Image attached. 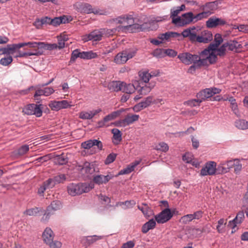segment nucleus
I'll return each mask as SVG.
<instances>
[{
	"instance_id": "1",
	"label": "nucleus",
	"mask_w": 248,
	"mask_h": 248,
	"mask_svg": "<svg viewBox=\"0 0 248 248\" xmlns=\"http://www.w3.org/2000/svg\"><path fill=\"white\" fill-rule=\"evenodd\" d=\"M178 58L186 65L199 63L198 65H209L215 62V56L208 50L202 51L199 55L189 52L179 53Z\"/></svg>"
},
{
	"instance_id": "2",
	"label": "nucleus",
	"mask_w": 248,
	"mask_h": 248,
	"mask_svg": "<svg viewBox=\"0 0 248 248\" xmlns=\"http://www.w3.org/2000/svg\"><path fill=\"white\" fill-rule=\"evenodd\" d=\"M183 37H188L192 42L207 43L213 39V35L211 31H204L200 35H197L195 28H189L183 31L182 32Z\"/></svg>"
},
{
	"instance_id": "3",
	"label": "nucleus",
	"mask_w": 248,
	"mask_h": 248,
	"mask_svg": "<svg viewBox=\"0 0 248 248\" xmlns=\"http://www.w3.org/2000/svg\"><path fill=\"white\" fill-rule=\"evenodd\" d=\"M94 187L93 183H70L67 186V191L72 196L80 195L90 191Z\"/></svg>"
},
{
	"instance_id": "4",
	"label": "nucleus",
	"mask_w": 248,
	"mask_h": 248,
	"mask_svg": "<svg viewBox=\"0 0 248 248\" xmlns=\"http://www.w3.org/2000/svg\"><path fill=\"white\" fill-rule=\"evenodd\" d=\"M114 21L116 23L123 25L124 29L130 30L132 31H133V29L139 28V25L134 24V19L130 15L120 16L114 19Z\"/></svg>"
},
{
	"instance_id": "5",
	"label": "nucleus",
	"mask_w": 248,
	"mask_h": 248,
	"mask_svg": "<svg viewBox=\"0 0 248 248\" xmlns=\"http://www.w3.org/2000/svg\"><path fill=\"white\" fill-rule=\"evenodd\" d=\"M42 237L45 243L50 248H60L62 246L61 242L57 240L53 241L54 234L49 228H46L45 230L42 234Z\"/></svg>"
},
{
	"instance_id": "6",
	"label": "nucleus",
	"mask_w": 248,
	"mask_h": 248,
	"mask_svg": "<svg viewBox=\"0 0 248 248\" xmlns=\"http://www.w3.org/2000/svg\"><path fill=\"white\" fill-rule=\"evenodd\" d=\"M136 51L132 49H126L118 53L114 57L113 62L117 64H123L134 57Z\"/></svg>"
},
{
	"instance_id": "7",
	"label": "nucleus",
	"mask_w": 248,
	"mask_h": 248,
	"mask_svg": "<svg viewBox=\"0 0 248 248\" xmlns=\"http://www.w3.org/2000/svg\"><path fill=\"white\" fill-rule=\"evenodd\" d=\"M42 105L30 104L26 105L22 109V112L28 115H34L37 117L42 115Z\"/></svg>"
},
{
	"instance_id": "8",
	"label": "nucleus",
	"mask_w": 248,
	"mask_h": 248,
	"mask_svg": "<svg viewBox=\"0 0 248 248\" xmlns=\"http://www.w3.org/2000/svg\"><path fill=\"white\" fill-rule=\"evenodd\" d=\"M194 21V15L192 12L184 14L181 17L172 18V23L178 26H184Z\"/></svg>"
},
{
	"instance_id": "9",
	"label": "nucleus",
	"mask_w": 248,
	"mask_h": 248,
	"mask_svg": "<svg viewBox=\"0 0 248 248\" xmlns=\"http://www.w3.org/2000/svg\"><path fill=\"white\" fill-rule=\"evenodd\" d=\"M217 163L212 161L206 162L201 170V176L214 175L217 173Z\"/></svg>"
},
{
	"instance_id": "10",
	"label": "nucleus",
	"mask_w": 248,
	"mask_h": 248,
	"mask_svg": "<svg viewBox=\"0 0 248 248\" xmlns=\"http://www.w3.org/2000/svg\"><path fill=\"white\" fill-rule=\"evenodd\" d=\"M106 29H101L99 30H95L90 33L83 35L82 40L84 42L90 40L99 41L102 39V37L105 34Z\"/></svg>"
},
{
	"instance_id": "11",
	"label": "nucleus",
	"mask_w": 248,
	"mask_h": 248,
	"mask_svg": "<svg viewBox=\"0 0 248 248\" xmlns=\"http://www.w3.org/2000/svg\"><path fill=\"white\" fill-rule=\"evenodd\" d=\"M221 91L220 89L217 88H206L198 93L197 97L200 98L202 102L215 94L219 93Z\"/></svg>"
},
{
	"instance_id": "12",
	"label": "nucleus",
	"mask_w": 248,
	"mask_h": 248,
	"mask_svg": "<svg viewBox=\"0 0 248 248\" xmlns=\"http://www.w3.org/2000/svg\"><path fill=\"white\" fill-rule=\"evenodd\" d=\"M173 216L170 209L166 208L159 214L155 216V219L158 223H164L169 221Z\"/></svg>"
},
{
	"instance_id": "13",
	"label": "nucleus",
	"mask_w": 248,
	"mask_h": 248,
	"mask_svg": "<svg viewBox=\"0 0 248 248\" xmlns=\"http://www.w3.org/2000/svg\"><path fill=\"white\" fill-rule=\"evenodd\" d=\"M51 110L58 111L62 109L67 108L72 106L67 100L51 101L48 105Z\"/></svg>"
},
{
	"instance_id": "14",
	"label": "nucleus",
	"mask_w": 248,
	"mask_h": 248,
	"mask_svg": "<svg viewBox=\"0 0 248 248\" xmlns=\"http://www.w3.org/2000/svg\"><path fill=\"white\" fill-rule=\"evenodd\" d=\"M227 24L225 19L212 16L206 21V26L208 28H214L217 26H222Z\"/></svg>"
},
{
	"instance_id": "15",
	"label": "nucleus",
	"mask_w": 248,
	"mask_h": 248,
	"mask_svg": "<svg viewBox=\"0 0 248 248\" xmlns=\"http://www.w3.org/2000/svg\"><path fill=\"white\" fill-rule=\"evenodd\" d=\"M76 10L81 13L90 14L94 13L91 4L87 3L77 2L74 5Z\"/></svg>"
},
{
	"instance_id": "16",
	"label": "nucleus",
	"mask_w": 248,
	"mask_h": 248,
	"mask_svg": "<svg viewBox=\"0 0 248 248\" xmlns=\"http://www.w3.org/2000/svg\"><path fill=\"white\" fill-rule=\"evenodd\" d=\"M173 38H178V40H180L184 37L182 33L172 31H168L164 33L161 34L158 37L159 40H161L163 41H170Z\"/></svg>"
},
{
	"instance_id": "17",
	"label": "nucleus",
	"mask_w": 248,
	"mask_h": 248,
	"mask_svg": "<svg viewBox=\"0 0 248 248\" xmlns=\"http://www.w3.org/2000/svg\"><path fill=\"white\" fill-rule=\"evenodd\" d=\"M93 146H96L98 151H101L103 149V144L102 142L97 140H88L81 144L82 147L85 149H89Z\"/></svg>"
},
{
	"instance_id": "18",
	"label": "nucleus",
	"mask_w": 248,
	"mask_h": 248,
	"mask_svg": "<svg viewBox=\"0 0 248 248\" xmlns=\"http://www.w3.org/2000/svg\"><path fill=\"white\" fill-rule=\"evenodd\" d=\"M222 42L223 39L221 35L219 33H217L215 36L214 43L211 44L207 49H205L209 50L210 53H213L215 56V62L217 61V57H216L215 50Z\"/></svg>"
},
{
	"instance_id": "19",
	"label": "nucleus",
	"mask_w": 248,
	"mask_h": 248,
	"mask_svg": "<svg viewBox=\"0 0 248 248\" xmlns=\"http://www.w3.org/2000/svg\"><path fill=\"white\" fill-rule=\"evenodd\" d=\"M62 204L59 201H53L50 205H49L46 211L45 215L46 216V218L49 217L50 215L53 214L54 213L61 208Z\"/></svg>"
},
{
	"instance_id": "20",
	"label": "nucleus",
	"mask_w": 248,
	"mask_h": 248,
	"mask_svg": "<svg viewBox=\"0 0 248 248\" xmlns=\"http://www.w3.org/2000/svg\"><path fill=\"white\" fill-rule=\"evenodd\" d=\"M102 111L100 108L88 111H83L79 113V118L83 120H90Z\"/></svg>"
},
{
	"instance_id": "21",
	"label": "nucleus",
	"mask_w": 248,
	"mask_h": 248,
	"mask_svg": "<svg viewBox=\"0 0 248 248\" xmlns=\"http://www.w3.org/2000/svg\"><path fill=\"white\" fill-rule=\"evenodd\" d=\"M113 177V176L112 175H97L94 176L93 180L95 184L98 185H101L103 184H106L110 179H111Z\"/></svg>"
},
{
	"instance_id": "22",
	"label": "nucleus",
	"mask_w": 248,
	"mask_h": 248,
	"mask_svg": "<svg viewBox=\"0 0 248 248\" xmlns=\"http://www.w3.org/2000/svg\"><path fill=\"white\" fill-rule=\"evenodd\" d=\"M244 218V213L243 211L238 212L236 217L232 221H230L228 225L234 229L237 224H240Z\"/></svg>"
},
{
	"instance_id": "23",
	"label": "nucleus",
	"mask_w": 248,
	"mask_h": 248,
	"mask_svg": "<svg viewBox=\"0 0 248 248\" xmlns=\"http://www.w3.org/2000/svg\"><path fill=\"white\" fill-rule=\"evenodd\" d=\"M141 159L135 160L133 162L128 165L127 167L123 170H122L119 173V175H123L129 174L134 170L135 168L138 166L141 162Z\"/></svg>"
},
{
	"instance_id": "24",
	"label": "nucleus",
	"mask_w": 248,
	"mask_h": 248,
	"mask_svg": "<svg viewBox=\"0 0 248 248\" xmlns=\"http://www.w3.org/2000/svg\"><path fill=\"white\" fill-rule=\"evenodd\" d=\"M203 230L199 228H190L187 231L186 234L188 235L189 238L194 239L201 236Z\"/></svg>"
},
{
	"instance_id": "25",
	"label": "nucleus",
	"mask_w": 248,
	"mask_h": 248,
	"mask_svg": "<svg viewBox=\"0 0 248 248\" xmlns=\"http://www.w3.org/2000/svg\"><path fill=\"white\" fill-rule=\"evenodd\" d=\"M109 90L113 92L121 91L123 87V82L120 81H113L108 83V85Z\"/></svg>"
},
{
	"instance_id": "26",
	"label": "nucleus",
	"mask_w": 248,
	"mask_h": 248,
	"mask_svg": "<svg viewBox=\"0 0 248 248\" xmlns=\"http://www.w3.org/2000/svg\"><path fill=\"white\" fill-rule=\"evenodd\" d=\"M17 46V44L8 45L6 47L0 48V54H12L16 49H18Z\"/></svg>"
},
{
	"instance_id": "27",
	"label": "nucleus",
	"mask_w": 248,
	"mask_h": 248,
	"mask_svg": "<svg viewBox=\"0 0 248 248\" xmlns=\"http://www.w3.org/2000/svg\"><path fill=\"white\" fill-rule=\"evenodd\" d=\"M155 219H150L145 223L142 227V232L144 233H147L149 230L154 229L156 225Z\"/></svg>"
},
{
	"instance_id": "28",
	"label": "nucleus",
	"mask_w": 248,
	"mask_h": 248,
	"mask_svg": "<svg viewBox=\"0 0 248 248\" xmlns=\"http://www.w3.org/2000/svg\"><path fill=\"white\" fill-rule=\"evenodd\" d=\"M124 109L122 108L111 112L104 118V121H106V122L107 123L109 121L115 119L116 118L118 117L120 114L124 111Z\"/></svg>"
},
{
	"instance_id": "29",
	"label": "nucleus",
	"mask_w": 248,
	"mask_h": 248,
	"mask_svg": "<svg viewBox=\"0 0 248 248\" xmlns=\"http://www.w3.org/2000/svg\"><path fill=\"white\" fill-rule=\"evenodd\" d=\"M113 134V142L114 144L117 145L122 140V133L117 128H113L111 130Z\"/></svg>"
},
{
	"instance_id": "30",
	"label": "nucleus",
	"mask_w": 248,
	"mask_h": 248,
	"mask_svg": "<svg viewBox=\"0 0 248 248\" xmlns=\"http://www.w3.org/2000/svg\"><path fill=\"white\" fill-rule=\"evenodd\" d=\"M223 100H228L231 103V108H232V111L236 115H239L240 114L238 108V106L236 102V100L235 98H234L233 97H229L227 98L226 99H224Z\"/></svg>"
},
{
	"instance_id": "31",
	"label": "nucleus",
	"mask_w": 248,
	"mask_h": 248,
	"mask_svg": "<svg viewBox=\"0 0 248 248\" xmlns=\"http://www.w3.org/2000/svg\"><path fill=\"white\" fill-rule=\"evenodd\" d=\"M139 118L140 116L139 115L128 114L125 117L124 119L127 126L138 121Z\"/></svg>"
},
{
	"instance_id": "32",
	"label": "nucleus",
	"mask_w": 248,
	"mask_h": 248,
	"mask_svg": "<svg viewBox=\"0 0 248 248\" xmlns=\"http://www.w3.org/2000/svg\"><path fill=\"white\" fill-rule=\"evenodd\" d=\"M136 89L135 86L132 84H126L123 82V87H122L121 91L127 94H131L134 93Z\"/></svg>"
},
{
	"instance_id": "33",
	"label": "nucleus",
	"mask_w": 248,
	"mask_h": 248,
	"mask_svg": "<svg viewBox=\"0 0 248 248\" xmlns=\"http://www.w3.org/2000/svg\"><path fill=\"white\" fill-rule=\"evenodd\" d=\"M138 208L146 217H149L152 213L151 209L147 204L143 203L142 206H138Z\"/></svg>"
},
{
	"instance_id": "34",
	"label": "nucleus",
	"mask_w": 248,
	"mask_h": 248,
	"mask_svg": "<svg viewBox=\"0 0 248 248\" xmlns=\"http://www.w3.org/2000/svg\"><path fill=\"white\" fill-rule=\"evenodd\" d=\"M168 145L164 142H160L156 144L155 147V149L162 152H167L169 150Z\"/></svg>"
},
{
	"instance_id": "35",
	"label": "nucleus",
	"mask_w": 248,
	"mask_h": 248,
	"mask_svg": "<svg viewBox=\"0 0 248 248\" xmlns=\"http://www.w3.org/2000/svg\"><path fill=\"white\" fill-rule=\"evenodd\" d=\"M82 169L87 174H92L95 171L93 165L89 162H85L84 164Z\"/></svg>"
},
{
	"instance_id": "36",
	"label": "nucleus",
	"mask_w": 248,
	"mask_h": 248,
	"mask_svg": "<svg viewBox=\"0 0 248 248\" xmlns=\"http://www.w3.org/2000/svg\"><path fill=\"white\" fill-rule=\"evenodd\" d=\"M42 53L40 52L39 51H36L34 53L32 52H21V51H18V53L15 56V57H26L27 56H38L41 54H42Z\"/></svg>"
},
{
	"instance_id": "37",
	"label": "nucleus",
	"mask_w": 248,
	"mask_h": 248,
	"mask_svg": "<svg viewBox=\"0 0 248 248\" xmlns=\"http://www.w3.org/2000/svg\"><path fill=\"white\" fill-rule=\"evenodd\" d=\"M185 8V5L184 4H182L180 6L177 7L176 9H171L170 17L172 19L173 18H176L175 16H176L181 11H183Z\"/></svg>"
},
{
	"instance_id": "38",
	"label": "nucleus",
	"mask_w": 248,
	"mask_h": 248,
	"mask_svg": "<svg viewBox=\"0 0 248 248\" xmlns=\"http://www.w3.org/2000/svg\"><path fill=\"white\" fill-rule=\"evenodd\" d=\"M210 15L209 12H203L196 16H194V22H197L198 20H200L203 18L207 17Z\"/></svg>"
},
{
	"instance_id": "39",
	"label": "nucleus",
	"mask_w": 248,
	"mask_h": 248,
	"mask_svg": "<svg viewBox=\"0 0 248 248\" xmlns=\"http://www.w3.org/2000/svg\"><path fill=\"white\" fill-rule=\"evenodd\" d=\"M118 204L120 206L124 205L125 207L123 208L124 209H126L132 208L136 204V202L134 200L126 201L124 202H119Z\"/></svg>"
},
{
	"instance_id": "40",
	"label": "nucleus",
	"mask_w": 248,
	"mask_h": 248,
	"mask_svg": "<svg viewBox=\"0 0 248 248\" xmlns=\"http://www.w3.org/2000/svg\"><path fill=\"white\" fill-rule=\"evenodd\" d=\"M218 225L217 229L219 233H222L224 232V227L227 223V220L223 218L220 219L218 221Z\"/></svg>"
},
{
	"instance_id": "41",
	"label": "nucleus",
	"mask_w": 248,
	"mask_h": 248,
	"mask_svg": "<svg viewBox=\"0 0 248 248\" xmlns=\"http://www.w3.org/2000/svg\"><path fill=\"white\" fill-rule=\"evenodd\" d=\"M217 171L216 174H223L229 171L228 168H226L223 162H221L218 165L217 168Z\"/></svg>"
},
{
	"instance_id": "42",
	"label": "nucleus",
	"mask_w": 248,
	"mask_h": 248,
	"mask_svg": "<svg viewBox=\"0 0 248 248\" xmlns=\"http://www.w3.org/2000/svg\"><path fill=\"white\" fill-rule=\"evenodd\" d=\"M193 220L192 214H187L182 217L180 219V222L184 224H187Z\"/></svg>"
},
{
	"instance_id": "43",
	"label": "nucleus",
	"mask_w": 248,
	"mask_h": 248,
	"mask_svg": "<svg viewBox=\"0 0 248 248\" xmlns=\"http://www.w3.org/2000/svg\"><path fill=\"white\" fill-rule=\"evenodd\" d=\"M247 121L244 120H238L235 122V125L240 129H247Z\"/></svg>"
},
{
	"instance_id": "44",
	"label": "nucleus",
	"mask_w": 248,
	"mask_h": 248,
	"mask_svg": "<svg viewBox=\"0 0 248 248\" xmlns=\"http://www.w3.org/2000/svg\"><path fill=\"white\" fill-rule=\"evenodd\" d=\"M226 45L225 43L223 44L219 48H216L215 52L216 56L219 55L222 56L225 55L226 52Z\"/></svg>"
},
{
	"instance_id": "45",
	"label": "nucleus",
	"mask_w": 248,
	"mask_h": 248,
	"mask_svg": "<svg viewBox=\"0 0 248 248\" xmlns=\"http://www.w3.org/2000/svg\"><path fill=\"white\" fill-rule=\"evenodd\" d=\"M17 44L18 46L17 47L18 49L26 46H28L30 47L31 48H35L37 47V42H29L27 43H21Z\"/></svg>"
},
{
	"instance_id": "46",
	"label": "nucleus",
	"mask_w": 248,
	"mask_h": 248,
	"mask_svg": "<svg viewBox=\"0 0 248 248\" xmlns=\"http://www.w3.org/2000/svg\"><path fill=\"white\" fill-rule=\"evenodd\" d=\"M153 96H149L147 97L144 100H143L141 103L143 105V107L146 108L149 106L153 105Z\"/></svg>"
},
{
	"instance_id": "47",
	"label": "nucleus",
	"mask_w": 248,
	"mask_h": 248,
	"mask_svg": "<svg viewBox=\"0 0 248 248\" xmlns=\"http://www.w3.org/2000/svg\"><path fill=\"white\" fill-rule=\"evenodd\" d=\"M55 160L56 163L59 165H63L67 162V158L63 155H58Z\"/></svg>"
},
{
	"instance_id": "48",
	"label": "nucleus",
	"mask_w": 248,
	"mask_h": 248,
	"mask_svg": "<svg viewBox=\"0 0 248 248\" xmlns=\"http://www.w3.org/2000/svg\"><path fill=\"white\" fill-rule=\"evenodd\" d=\"M53 179L55 184H57L63 183L66 180V176L63 174H60L55 176Z\"/></svg>"
},
{
	"instance_id": "49",
	"label": "nucleus",
	"mask_w": 248,
	"mask_h": 248,
	"mask_svg": "<svg viewBox=\"0 0 248 248\" xmlns=\"http://www.w3.org/2000/svg\"><path fill=\"white\" fill-rule=\"evenodd\" d=\"M13 61V58L11 56H8L1 59L0 60V64L3 66H7L10 64Z\"/></svg>"
},
{
	"instance_id": "50",
	"label": "nucleus",
	"mask_w": 248,
	"mask_h": 248,
	"mask_svg": "<svg viewBox=\"0 0 248 248\" xmlns=\"http://www.w3.org/2000/svg\"><path fill=\"white\" fill-rule=\"evenodd\" d=\"M153 55L154 56L158 57V58H162L165 56V49H156L153 52Z\"/></svg>"
},
{
	"instance_id": "51",
	"label": "nucleus",
	"mask_w": 248,
	"mask_h": 248,
	"mask_svg": "<svg viewBox=\"0 0 248 248\" xmlns=\"http://www.w3.org/2000/svg\"><path fill=\"white\" fill-rule=\"evenodd\" d=\"M39 211L38 208L35 207L26 210L24 213L29 216H35Z\"/></svg>"
},
{
	"instance_id": "52",
	"label": "nucleus",
	"mask_w": 248,
	"mask_h": 248,
	"mask_svg": "<svg viewBox=\"0 0 248 248\" xmlns=\"http://www.w3.org/2000/svg\"><path fill=\"white\" fill-rule=\"evenodd\" d=\"M226 47L230 50H233L237 48V42L236 41H230L226 43H225Z\"/></svg>"
},
{
	"instance_id": "53",
	"label": "nucleus",
	"mask_w": 248,
	"mask_h": 248,
	"mask_svg": "<svg viewBox=\"0 0 248 248\" xmlns=\"http://www.w3.org/2000/svg\"><path fill=\"white\" fill-rule=\"evenodd\" d=\"M142 80L145 83H148L152 76L148 72H143L140 75Z\"/></svg>"
},
{
	"instance_id": "54",
	"label": "nucleus",
	"mask_w": 248,
	"mask_h": 248,
	"mask_svg": "<svg viewBox=\"0 0 248 248\" xmlns=\"http://www.w3.org/2000/svg\"><path fill=\"white\" fill-rule=\"evenodd\" d=\"M86 240L88 241V244H90L93 243L98 240L102 239V236H88L86 237Z\"/></svg>"
},
{
	"instance_id": "55",
	"label": "nucleus",
	"mask_w": 248,
	"mask_h": 248,
	"mask_svg": "<svg viewBox=\"0 0 248 248\" xmlns=\"http://www.w3.org/2000/svg\"><path fill=\"white\" fill-rule=\"evenodd\" d=\"M199 63H193V65L190 66L188 69L187 72L193 74L198 68H200L202 66H206L207 65H198Z\"/></svg>"
},
{
	"instance_id": "56",
	"label": "nucleus",
	"mask_w": 248,
	"mask_h": 248,
	"mask_svg": "<svg viewBox=\"0 0 248 248\" xmlns=\"http://www.w3.org/2000/svg\"><path fill=\"white\" fill-rule=\"evenodd\" d=\"M193 155L189 153L185 154L183 157V160L184 161L187 163H192L193 160Z\"/></svg>"
},
{
	"instance_id": "57",
	"label": "nucleus",
	"mask_w": 248,
	"mask_h": 248,
	"mask_svg": "<svg viewBox=\"0 0 248 248\" xmlns=\"http://www.w3.org/2000/svg\"><path fill=\"white\" fill-rule=\"evenodd\" d=\"M116 157V154L114 153L110 154L108 155L105 160V163L106 164H109L113 162Z\"/></svg>"
},
{
	"instance_id": "58",
	"label": "nucleus",
	"mask_w": 248,
	"mask_h": 248,
	"mask_svg": "<svg viewBox=\"0 0 248 248\" xmlns=\"http://www.w3.org/2000/svg\"><path fill=\"white\" fill-rule=\"evenodd\" d=\"M201 102H202L201 99L200 98H197V99H192L189 100L187 102V103L189 106L192 107L199 106Z\"/></svg>"
},
{
	"instance_id": "59",
	"label": "nucleus",
	"mask_w": 248,
	"mask_h": 248,
	"mask_svg": "<svg viewBox=\"0 0 248 248\" xmlns=\"http://www.w3.org/2000/svg\"><path fill=\"white\" fill-rule=\"evenodd\" d=\"M79 56L80 52L79 50L78 49L74 50L72 53L70 62H74L78 58H79Z\"/></svg>"
},
{
	"instance_id": "60",
	"label": "nucleus",
	"mask_w": 248,
	"mask_h": 248,
	"mask_svg": "<svg viewBox=\"0 0 248 248\" xmlns=\"http://www.w3.org/2000/svg\"><path fill=\"white\" fill-rule=\"evenodd\" d=\"M234 168V172L238 173L242 169V165L238 159H234V164L233 166Z\"/></svg>"
},
{
	"instance_id": "61",
	"label": "nucleus",
	"mask_w": 248,
	"mask_h": 248,
	"mask_svg": "<svg viewBox=\"0 0 248 248\" xmlns=\"http://www.w3.org/2000/svg\"><path fill=\"white\" fill-rule=\"evenodd\" d=\"M53 178H49L44 183L47 188H52L56 185Z\"/></svg>"
},
{
	"instance_id": "62",
	"label": "nucleus",
	"mask_w": 248,
	"mask_h": 248,
	"mask_svg": "<svg viewBox=\"0 0 248 248\" xmlns=\"http://www.w3.org/2000/svg\"><path fill=\"white\" fill-rule=\"evenodd\" d=\"M29 150V146L26 145H23L18 150V154L20 155H23L27 153Z\"/></svg>"
},
{
	"instance_id": "63",
	"label": "nucleus",
	"mask_w": 248,
	"mask_h": 248,
	"mask_svg": "<svg viewBox=\"0 0 248 248\" xmlns=\"http://www.w3.org/2000/svg\"><path fill=\"white\" fill-rule=\"evenodd\" d=\"M51 24L50 25H53L54 26H57L61 24H62V20L60 18V17H55L53 19L51 18Z\"/></svg>"
},
{
	"instance_id": "64",
	"label": "nucleus",
	"mask_w": 248,
	"mask_h": 248,
	"mask_svg": "<svg viewBox=\"0 0 248 248\" xmlns=\"http://www.w3.org/2000/svg\"><path fill=\"white\" fill-rule=\"evenodd\" d=\"M134 246V242L133 241H129L123 244L121 248H133Z\"/></svg>"
}]
</instances>
